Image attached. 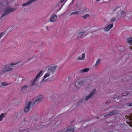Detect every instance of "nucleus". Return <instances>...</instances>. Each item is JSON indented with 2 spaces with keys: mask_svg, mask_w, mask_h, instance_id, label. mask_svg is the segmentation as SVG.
Segmentation results:
<instances>
[{
  "mask_svg": "<svg viewBox=\"0 0 132 132\" xmlns=\"http://www.w3.org/2000/svg\"><path fill=\"white\" fill-rule=\"evenodd\" d=\"M75 129V127L74 126H69L67 129L65 128L57 132H72Z\"/></svg>",
  "mask_w": 132,
  "mask_h": 132,
  "instance_id": "39448f33",
  "label": "nucleus"
},
{
  "mask_svg": "<svg viewBox=\"0 0 132 132\" xmlns=\"http://www.w3.org/2000/svg\"><path fill=\"white\" fill-rule=\"evenodd\" d=\"M37 79L36 78H35L34 80H33L32 83V85H34L36 83V81L37 80Z\"/></svg>",
  "mask_w": 132,
  "mask_h": 132,
  "instance_id": "393cba45",
  "label": "nucleus"
},
{
  "mask_svg": "<svg viewBox=\"0 0 132 132\" xmlns=\"http://www.w3.org/2000/svg\"><path fill=\"white\" fill-rule=\"evenodd\" d=\"M114 100L116 102L119 103V101H118V100H120V98L119 97H114L113 98Z\"/></svg>",
  "mask_w": 132,
  "mask_h": 132,
  "instance_id": "4be33fe9",
  "label": "nucleus"
},
{
  "mask_svg": "<svg viewBox=\"0 0 132 132\" xmlns=\"http://www.w3.org/2000/svg\"><path fill=\"white\" fill-rule=\"evenodd\" d=\"M50 27L47 26L46 27V29L47 30H49L50 29Z\"/></svg>",
  "mask_w": 132,
  "mask_h": 132,
  "instance_id": "cd10ccee",
  "label": "nucleus"
},
{
  "mask_svg": "<svg viewBox=\"0 0 132 132\" xmlns=\"http://www.w3.org/2000/svg\"><path fill=\"white\" fill-rule=\"evenodd\" d=\"M43 71L42 70H41L37 74L36 76L35 77L36 78L38 79V77L40 76L41 75Z\"/></svg>",
  "mask_w": 132,
  "mask_h": 132,
  "instance_id": "aec40b11",
  "label": "nucleus"
},
{
  "mask_svg": "<svg viewBox=\"0 0 132 132\" xmlns=\"http://www.w3.org/2000/svg\"><path fill=\"white\" fill-rule=\"evenodd\" d=\"M74 1V0H72V3Z\"/></svg>",
  "mask_w": 132,
  "mask_h": 132,
  "instance_id": "e433bc0d",
  "label": "nucleus"
},
{
  "mask_svg": "<svg viewBox=\"0 0 132 132\" xmlns=\"http://www.w3.org/2000/svg\"><path fill=\"white\" fill-rule=\"evenodd\" d=\"M56 66H53L49 67L48 68V70L50 72H53L56 69Z\"/></svg>",
  "mask_w": 132,
  "mask_h": 132,
  "instance_id": "9b49d317",
  "label": "nucleus"
},
{
  "mask_svg": "<svg viewBox=\"0 0 132 132\" xmlns=\"http://www.w3.org/2000/svg\"><path fill=\"white\" fill-rule=\"evenodd\" d=\"M101 0H97V1H100Z\"/></svg>",
  "mask_w": 132,
  "mask_h": 132,
  "instance_id": "c9c22d12",
  "label": "nucleus"
},
{
  "mask_svg": "<svg viewBox=\"0 0 132 132\" xmlns=\"http://www.w3.org/2000/svg\"><path fill=\"white\" fill-rule=\"evenodd\" d=\"M96 92V90L94 89L88 95H87L85 98V100H87L90 98Z\"/></svg>",
  "mask_w": 132,
  "mask_h": 132,
  "instance_id": "0eeeda50",
  "label": "nucleus"
},
{
  "mask_svg": "<svg viewBox=\"0 0 132 132\" xmlns=\"http://www.w3.org/2000/svg\"><path fill=\"white\" fill-rule=\"evenodd\" d=\"M80 12L79 11H76L75 12H74L70 14V15H73V14H79L80 13Z\"/></svg>",
  "mask_w": 132,
  "mask_h": 132,
  "instance_id": "f3484780",
  "label": "nucleus"
},
{
  "mask_svg": "<svg viewBox=\"0 0 132 132\" xmlns=\"http://www.w3.org/2000/svg\"><path fill=\"white\" fill-rule=\"evenodd\" d=\"M1 84L2 86H6L8 85V84L7 83L4 82H2L1 83Z\"/></svg>",
  "mask_w": 132,
  "mask_h": 132,
  "instance_id": "5701e85b",
  "label": "nucleus"
},
{
  "mask_svg": "<svg viewBox=\"0 0 132 132\" xmlns=\"http://www.w3.org/2000/svg\"><path fill=\"white\" fill-rule=\"evenodd\" d=\"M4 117V114L3 113H1V114L0 115V121H2Z\"/></svg>",
  "mask_w": 132,
  "mask_h": 132,
  "instance_id": "412c9836",
  "label": "nucleus"
},
{
  "mask_svg": "<svg viewBox=\"0 0 132 132\" xmlns=\"http://www.w3.org/2000/svg\"><path fill=\"white\" fill-rule=\"evenodd\" d=\"M101 61V60L100 59H98L95 65L94 66L95 67H97Z\"/></svg>",
  "mask_w": 132,
  "mask_h": 132,
  "instance_id": "6ab92c4d",
  "label": "nucleus"
},
{
  "mask_svg": "<svg viewBox=\"0 0 132 132\" xmlns=\"http://www.w3.org/2000/svg\"><path fill=\"white\" fill-rule=\"evenodd\" d=\"M4 35V33L3 32H1L0 34V39L1 38V37L3 36Z\"/></svg>",
  "mask_w": 132,
  "mask_h": 132,
  "instance_id": "c85d7f7f",
  "label": "nucleus"
},
{
  "mask_svg": "<svg viewBox=\"0 0 132 132\" xmlns=\"http://www.w3.org/2000/svg\"><path fill=\"white\" fill-rule=\"evenodd\" d=\"M68 79H70V77H69L68 78Z\"/></svg>",
  "mask_w": 132,
  "mask_h": 132,
  "instance_id": "f704fd0d",
  "label": "nucleus"
},
{
  "mask_svg": "<svg viewBox=\"0 0 132 132\" xmlns=\"http://www.w3.org/2000/svg\"><path fill=\"white\" fill-rule=\"evenodd\" d=\"M116 19V18H113L110 21V22H114Z\"/></svg>",
  "mask_w": 132,
  "mask_h": 132,
  "instance_id": "a878e982",
  "label": "nucleus"
},
{
  "mask_svg": "<svg viewBox=\"0 0 132 132\" xmlns=\"http://www.w3.org/2000/svg\"><path fill=\"white\" fill-rule=\"evenodd\" d=\"M89 70V69L87 68H85L80 71V72L81 73H83L88 72Z\"/></svg>",
  "mask_w": 132,
  "mask_h": 132,
  "instance_id": "dca6fc26",
  "label": "nucleus"
},
{
  "mask_svg": "<svg viewBox=\"0 0 132 132\" xmlns=\"http://www.w3.org/2000/svg\"><path fill=\"white\" fill-rule=\"evenodd\" d=\"M97 119H99V118H98V117H97Z\"/></svg>",
  "mask_w": 132,
  "mask_h": 132,
  "instance_id": "4c0bfd02",
  "label": "nucleus"
},
{
  "mask_svg": "<svg viewBox=\"0 0 132 132\" xmlns=\"http://www.w3.org/2000/svg\"><path fill=\"white\" fill-rule=\"evenodd\" d=\"M113 26V24L111 23L106 27L104 29V30L106 31H109Z\"/></svg>",
  "mask_w": 132,
  "mask_h": 132,
  "instance_id": "9d476101",
  "label": "nucleus"
},
{
  "mask_svg": "<svg viewBox=\"0 0 132 132\" xmlns=\"http://www.w3.org/2000/svg\"><path fill=\"white\" fill-rule=\"evenodd\" d=\"M57 20V16L56 15L54 14L51 16L50 19V21L52 22H55Z\"/></svg>",
  "mask_w": 132,
  "mask_h": 132,
  "instance_id": "1a4fd4ad",
  "label": "nucleus"
},
{
  "mask_svg": "<svg viewBox=\"0 0 132 132\" xmlns=\"http://www.w3.org/2000/svg\"><path fill=\"white\" fill-rule=\"evenodd\" d=\"M127 95V94L126 93H124L122 94V96H126Z\"/></svg>",
  "mask_w": 132,
  "mask_h": 132,
  "instance_id": "7c9ffc66",
  "label": "nucleus"
},
{
  "mask_svg": "<svg viewBox=\"0 0 132 132\" xmlns=\"http://www.w3.org/2000/svg\"><path fill=\"white\" fill-rule=\"evenodd\" d=\"M119 112L118 110H116L109 113L107 114L104 115L105 117H108L112 115H114L116 114H117Z\"/></svg>",
  "mask_w": 132,
  "mask_h": 132,
  "instance_id": "6e6552de",
  "label": "nucleus"
},
{
  "mask_svg": "<svg viewBox=\"0 0 132 132\" xmlns=\"http://www.w3.org/2000/svg\"><path fill=\"white\" fill-rule=\"evenodd\" d=\"M42 96L40 95L39 96V97L34 102L32 105V104L31 102H29L28 103L27 106L25 108L24 110V112L26 113L28 112L35 104H37L41 101L42 100Z\"/></svg>",
  "mask_w": 132,
  "mask_h": 132,
  "instance_id": "f257e3e1",
  "label": "nucleus"
},
{
  "mask_svg": "<svg viewBox=\"0 0 132 132\" xmlns=\"http://www.w3.org/2000/svg\"><path fill=\"white\" fill-rule=\"evenodd\" d=\"M121 7L120 6H116L113 8V11L114 12L120 9Z\"/></svg>",
  "mask_w": 132,
  "mask_h": 132,
  "instance_id": "ddd939ff",
  "label": "nucleus"
},
{
  "mask_svg": "<svg viewBox=\"0 0 132 132\" xmlns=\"http://www.w3.org/2000/svg\"><path fill=\"white\" fill-rule=\"evenodd\" d=\"M28 87V85H26L23 86L21 88V90L22 91H24Z\"/></svg>",
  "mask_w": 132,
  "mask_h": 132,
  "instance_id": "2eb2a0df",
  "label": "nucleus"
},
{
  "mask_svg": "<svg viewBox=\"0 0 132 132\" xmlns=\"http://www.w3.org/2000/svg\"><path fill=\"white\" fill-rule=\"evenodd\" d=\"M111 101L110 100H108L107 101L106 103H105V105L106 104H108L110 103Z\"/></svg>",
  "mask_w": 132,
  "mask_h": 132,
  "instance_id": "c756f323",
  "label": "nucleus"
},
{
  "mask_svg": "<svg viewBox=\"0 0 132 132\" xmlns=\"http://www.w3.org/2000/svg\"><path fill=\"white\" fill-rule=\"evenodd\" d=\"M50 75V73H47L45 74L43 77V79L42 81H43L46 78L49 77Z\"/></svg>",
  "mask_w": 132,
  "mask_h": 132,
  "instance_id": "4468645a",
  "label": "nucleus"
},
{
  "mask_svg": "<svg viewBox=\"0 0 132 132\" xmlns=\"http://www.w3.org/2000/svg\"><path fill=\"white\" fill-rule=\"evenodd\" d=\"M49 79V78H48V79H46V80H45V79H44V80L43 81H44L45 82H46V81H47L48 79Z\"/></svg>",
  "mask_w": 132,
  "mask_h": 132,
  "instance_id": "473e14b6",
  "label": "nucleus"
},
{
  "mask_svg": "<svg viewBox=\"0 0 132 132\" xmlns=\"http://www.w3.org/2000/svg\"><path fill=\"white\" fill-rule=\"evenodd\" d=\"M85 54L84 53H82L81 55V57H78L77 59V60H84L85 57Z\"/></svg>",
  "mask_w": 132,
  "mask_h": 132,
  "instance_id": "f8f14e48",
  "label": "nucleus"
},
{
  "mask_svg": "<svg viewBox=\"0 0 132 132\" xmlns=\"http://www.w3.org/2000/svg\"><path fill=\"white\" fill-rule=\"evenodd\" d=\"M125 118L126 123L130 126L132 127V114L129 116L126 115Z\"/></svg>",
  "mask_w": 132,
  "mask_h": 132,
  "instance_id": "20e7f679",
  "label": "nucleus"
},
{
  "mask_svg": "<svg viewBox=\"0 0 132 132\" xmlns=\"http://www.w3.org/2000/svg\"><path fill=\"white\" fill-rule=\"evenodd\" d=\"M127 106L130 107L132 106V103L127 104Z\"/></svg>",
  "mask_w": 132,
  "mask_h": 132,
  "instance_id": "bb28decb",
  "label": "nucleus"
},
{
  "mask_svg": "<svg viewBox=\"0 0 132 132\" xmlns=\"http://www.w3.org/2000/svg\"><path fill=\"white\" fill-rule=\"evenodd\" d=\"M16 64V63H11L10 65L9 64L6 65L5 66V68L2 71L0 72V74L5 73L7 72L11 71L14 68L13 67H11V66L15 65Z\"/></svg>",
  "mask_w": 132,
  "mask_h": 132,
  "instance_id": "7ed1b4c3",
  "label": "nucleus"
},
{
  "mask_svg": "<svg viewBox=\"0 0 132 132\" xmlns=\"http://www.w3.org/2000/svg\"><path fill=\"white\" fill-rule=\"evenodd\" d=\"M89 16V15L87 14L86 15H84L83 16H82V17L84 19H86V18H88Z\"/></svg>",
  "mask_w": 132,
  "mask_h": 132,
  "instance_id": "b1692460",
  "label": "nucleus"
},
{
  "mask_svg": "<svg viewBox=\"0 0 132 132\" xmlns=\"http://www.w3.org/2000/svg\"><path fill=\"white\" fill-rule=\"evenodd\" d=\"M85 33V31H82L81 32L78 34V36L79 37H81Z\"/></svg>",
  "mask_w": 132,
  "mask_h": 132,
  "instance_id": "a211bd4d",
  "label": "nucleus"
},
{
  "mask_svg": "<svg viewBox=\"0 0 132 132\" xmlns=\"http://www.w3.org/2000/svg\"><path fill=\"white\" fill-rule=\"evenodd\" d=\"M28 129H26V130H28Z\"/></svg>",
  "mask_w": 132,
  "mask_h": 132,
  "instance_id": "58836bf2",
  "label": "nucleus"
},
{
  "mask_svg": "<svg viewBox=\"0 0 132 132\" xmlns=\"http://www.w3.org/2000/svg\"><path fill=\"white\" fill-rule=\"evenodd\" d=\"M118 49H119V50H120V51H122V50H123V47H121V49H120L119 48Z\"/></svg>",
  "mask_w": 132,
  "mask_h": 132,
  "instance_id": "2f4dec72",
  "label": "nucleus"
},
{
  "mask_svg": "<svg viewBox=\"0 0 132 132\" xmlns=\"http://www.w3.org/2000/svg\"><path fill=\"white\" fill-rule=\"evenodd\" d=\"M127 12L125 10L123 9L119 11V13H118L117 16L119 18H124L126 20L129 19V17H128L127 15H128Z\"/></svg>",
  "mask_w": 132,
  "mask_h": 132,
  "instance_id": "f03ea898",
  "label": "nucleus"
},
{
  "mask_svg": "<svg viewBox=\"0 0 132 132\" xmlns=\"http://www.w3.org/2000/svg\"><path fill=\"white\" fill-rule=\"evenodd\" d=\"M64 0H61V2H60V3H63L64 2Z\"/></svg>",
  "mask_w": 132,
  "mask_h": 132,
  "instance_id": "72a5a7b5",
  "label": "nucleus"
},
{
  "mask_svg": "<svg viewBox=\"0 0 132 132\" xmlns=\"http://www.w3.org/2000/svg\"><path fill=\"white\" fill-rule=\"evenodd\" d=\"M84 82L82 79L80 78L77 80L76 82L75 86L76 87L77 84L79 86H81L84 85Z\"/></svg>",
  "mask_w": 132,
  "mask_h": 132,
  "instance_id": "423d86ee",
  "label": "nucleus"
}]
</instances>
